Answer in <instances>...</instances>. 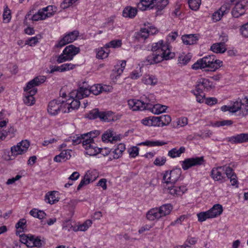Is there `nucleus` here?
Wrapping results in <instances>:
<instances>
[{
    "mask_svg": "<svg viewBox=\"0 0 248 248\" xmlns=\"http://www.w3.org/2000/svg\"><path fill=\"white\" fill-rule=\"evenodd\" d=\"M46 80V77L44 76H39L30 81L24 88V91L27 92L23 99L24 102L28 106H31L35 103L33 95L37 93L35 86H39L44 83Z\"/></svg>",
    "mask_w": 248,
    "mask_h": 248,
    "instance_id": "obj_1",
    "label": "nucleus"
},
{
    "mask_svg": "<svg viewBox=\"0 0 248 248\" xmlns=\"http://www.w3.org/2000/svg\"><path fill=\"white\" fill-rule=\"evenodd\" d=\"M222 62L219 60L216 59L214 55H209L198 60L194 63L192 68L197 70L207 68V71H215L222 65Z\"/></svg>",
    "mask_w": 248,
    "mask_h": 248,
    "instance_id": "obj_2",
    "label": "nucleus"
},
{
    "mask_svg": "<svg viewBox=\"0 0 248 248\" xmlns=\"http://www.w3.org/2000/svg\"><path fill=\"white\" fill-rule=\"evenodd\" d=\"M102 85L101 84H95L90 86L86 82H83L79 85V88L75 90L72 95H74L79 99H82L88 96L91 93L94 95H98L101 93Z\"/></svg>",
    "mask_w": 248,
    "mask_h": 248,
    "instance_id": "obj_3",
    "label": "nucleus"
},
{
    "mask_svg": "<svg viewBox=\"0 0 248 248\" xmlns=\"http://www.w3.org/2000/svg\"><path fill=\"white\" fill-rule=\"evenodd\" d=\"M79 51L80 49L78 47L70 45L66 46L62 53L58 56L57 62L58 63H61L66 61H71Z\"/></svg>",
    "mask_w": 248,
    "mask_h": 248,
    "instance_id": "obj_4",
    "label": "nucleus"
},
{
    "mask_svg": "<svg viewBox=\"0 0 248 248\" xmlns=\"http://www.w3.org/2000/svg\"><path fill=\"white\" fill-rule=\"evenodd\" d=\"M164 53H165V52L162 53L152 52L147 56L144 62L146 65L154 64L161 62L164 60H168L175 57L174 53H168L166 55H164Z\"/></svg>",
    "mask_w": 248,
    "mask_h": 248,
    "instance_id": "obj_5",
    "label": "nucleus"
},
{
    "mask_svg": "<svg viewBox=\"0 0 248 248\" xmlns=\"http://www.w3.org/2000/svg\"><path fill=\"white\" fill-rule=\"evenodd\" d=\"M61 111L66 113L67 110L64 108V101L60 98L50 101L47 107L48 113L53 116L58 114Z\"/></svg>",
    "mask_w": 248,
    "mask_h": 248,
    "instance_id": "obj_6",
    "label": "nucleus"
},
{
    "mask_svg": "<svg viewBox=\"0 0 248 248\" xmlns=\"http://www.w3.org/2000/svg\"><path fill=\"white\" fill-rule=\"evenodd\" d=\"M205 163L203 156H196L185 159L182 163V168L184 170L192 167H199Z\"/></svg>",
    "mask_w": 248,
    "mask_h": 248,
    "instance_id": "obj_7",
    "label": "nucleus"
},
{
    "mask_svg": "<svg viewBox=\"0 0 248 248\" xmlns=\"http://www.w3.org/2000/svg\"><path fill=\"white\" fill-rule=\"evenodd\" d=\"M181 173V169L167 171L164 173L163 180L167 185L174 184L180 178Z\"/></svg>",
    "mask_w": 248,
    "mask_h": 248,
    "instance_id": "obj_8",
    "label": "nucleus"
},
{
    "mask_svg": "<svg viewBox=\"0 0 248 248\" xmlns=\"http://www.w3.org/2000/svg\"><path fill=\"white\" fill-rule=\"evenodd\" d=\"M30 143L28 140H22L16 145L11 148L12 155L14 156L22 155L26 153L30 146Z\"/></svg>",
    "mask_w": 248,
    "mask_h": 248,
    "instance_id": "obj_9",
    "label": "nucleus"
},
{
    "mask_svg": "<svg viewBox=\"0 0 248 248\" xmlns=\"http://www.w3.org/2000/svg\"><path fill=\"white\" fill-rule=\"evenodd\" d=\"M187 189L186 186H176L173 184L168 185L164 186V191L166 193H169L174 196H179L183 195Z\"/></svg>",
    "mask_w": 248,
    "mask_h": 248,
    "instance_id": "obj_10",
    "label": "nucleus"
},
{
    "mask_svg": "<svg viewBox=\"0 0 248 248\" xmlns=\"http://www.w3.org/2000/svg\"><path fill=\"white\" fill-rule=\"evenodd\" d=\"M248 6V1L246 0H241L236 2L234 7L232 11V16L235 18H238L244 15Z\"/></svg>",
    "mask_w": 248,
    "mask_h": 248,
    "instance_id": "obj_11",
    "label": "nucleus"
},
{
    "mask_svg": "<svg viewBox=\"0 0 248 248\" xmlns=\"http://www.w3.org/2000/svg\"><path fill=\"white\" fill-rule=\"evenodd\" d=\"M79 32L78 31H74L66 34L55 45V47L57 48L62 47L65 45L72 43L77 38Z\"/></svg>",
    "mask_w": 248,
    "mask_h": 248,
    "instance_id": "obj_12",
    "label": "nucleus"
},
{
    "mask_svg": "<svg viewBox=\"0 0 248 248\" xmlns=\"http://www.w3.org/2000/svg\"><path fill=\"white\" fill-rule=\"evenodd\" d=\"M213 88L212 82L208 79L201 78L199 79L196 86V91L199 93L210 91Z\"/></svg>",
    "mask_w": 248,
    "mask_h": 248,
    "instance_id": "obj_13",
    "label": "nucleus"
},
{
    "mask_svg": "<svg viewBox=\"0 0 248 248\" xmlns=\"http://www.w3.org/2000/svg\"><path fill=\"white\" fill-rule=\"evenodd\" d=\"M82 146L86 150V154L90 156L96 155L99 154L100 150L94 141L90 140H83Z\"/></svg>",
    "mask_w": 248,
    "mask_h": 248,
    "instance_id": "obj_14",
    "label": "nucleus"
},
{
    "mask_svg": "<svg viewBox=\"0 0 248 248\" xmlns=\"http://www.w3.org/2000/svg\"><path fill=\"white\" fill-rule=\"evenodd\" d=\"M74 91L70 93L71 99H68V102H64V108L65 109H66L67 112L68 113L72 111L73 110L78 109L80 105V102L79 101L80 99L78 98L75 95L73 97L72 93Z\"/></svg>",
    "mask_w": 248,
    "mask_h": 248,
    "instance_id": "obj_15",
    "label": "nucleus"
},
{
    "mask_svg": "<svg viewBox=\"0 0 248 248\" xmlns=\"http://www.w3.org/2000/svg\"><path fill=\"white\" fill-rule=\"evenodd\" d=\"M163 41H160L157 43H153L152 46L151 51L152 52H157V53H162L165 52L164 55L168 53H172L168 45L163 44Z\"/></svg>",
    "mask_w": 248,
    "mask_h": 248,
    "instance_id": "obj_16",
    "label": "nucleus"
},
{
    "mask_svg": "<svg viewBox=\"0 0 248 248\" xmlns=\"http://www.w3.org/2000/svg\"><path fill=\"white\" fill-rule=\"evenodd\" d=\"M141 99L143 103V105L145 106V110H147L150 111L152 107L156 103V99L154 94H149L147 95H143L141 97Z\"/></svg>",
    "mask_w": 248,
    "mask_h": 248,
    "instance_id": "obj_17",
    "label": "nucleus"
},
{
    "mask_svg": "<svg viewBox=\"0 0 248 248\" xmlns=\"http://www.w3.org/2000/svg\"><path fill=\"white\" fill-rule=\"evenodd\" d=\"M224 167H218L213 168L211 171V176L215 180L217 181H221L225 178L223 173Z\"/></svg>",
    "mask_w": 248,
    "mask_h": 248,
    "instance_id": "obj_18",
    "label": "nucleus"
},
{
    "mask_svg": "<svg viewBox=\"0 0 248 248\" xmlns=\"http://www.w3.org/2000/svg\"><path fill=\"white\" fill-rule=\"evenodd\" d=\"M128 105L130 109L133 111L144 110L145 106L143 105L142 99L140 100L130 99L128 101Z\"/></svg>",
    "mask_w": 248,
    "mask_h": 248,
    "instance_id": "obj_19",
    "label": "nucleus"
},
{
    "mask_svg": "<svg viewBox=\"0 0 248 248\" xmlns=\"http://www.w3.org/2000/svg\"><path fill=\"white\" fill-rule=\"evenodd\" d=\"M228 141L232 144L248 142V133H241L228 138Z\"/></svg>",
    "mask_w": 248,
    "mask_h": 248,
    "instance_id": "obj_20",
    "label": "nucleus"
},
{
    "mask_svg": "<svg viewBox=\"0 0 248 248\" xmlns=\"http://www.w3.org/2000/svg\"><path fill=\"white\" fill-rule=\"evenodd\" d=\"M101 121L107 122H114L120 119L121 115L115 114L111 111H102Z\"/></svg>",
    "mask_w": 248,
    "mask_h": 248,
    "instance_id": "obj_21",
    "label": "nucleus"
},
{
    "mask_svg": "<svg viewBox=\"0 0 248 248\" xmlns=\"http://www.w3.org/2000/svg\"><path fill=\"white\" fill-rule=\"evenodd\" d=\"M223 171L227 178L230 179L232 185L235 186L237 183V177L233 169L230 167L223 166Z\"/></svg>",
    "mask_w": 248,
    "mask_h": 248,
    "instance_id": "obj_22",
    "label": "nucleus"
},
{
    "mask_svg": "<svg viewBox=\"0 0 248 248\" xmlns=\"http://www.w3.org/2000/svg\"><path fill=\"white\" fill-rule=\"evenodd\" d=\"M199 39L198 36L196 34H187L183 35L182 40L184 44L186 45H193L197 43Z\"/></svg>",
    "mask_w": 248,
    "mask_h": 248,
    "instance_id": "obj_23",
    "label": "nucleus"
},
{
    "mask_svg": "<svg viewBox=\"0 0 248 248\" xmlns=\"http://www.w3.org/2000/svg\"><path fill=\"white\" fill-rule=\"evenodd\" d=\"M146 217L148 220L153 221L155 219H159L162 217L158 208L156 207L150 209L147 213Z\"/></svg>",
    "mask_w": 248,
    "mask_h": 248,
    "instance_id": "obj_24",
    "label": "nucleus"
},
{
    "mask_svg": "<svg viewBox=\"0 0 248 248\" xmlns=\"http://www.w3.org/2000/svg\"><path fill=\"white\" fill-rule=\"evenodd\" d=\"M223 212V208L219 204H215L210 209L208 210L210 215V217H216L220 215Z\"/></svg>",
    "mask_w": 248,
    "mask_h": 248,
    "instance_id": "obj_25",
    "label": "nucleus"
},
{
    "mask_svg": "<svg viewBox=\"0 0 248 248\" xmlns=\"http://www.w3.org/2000/svg\"><path fill=\"white\" fill-rule=\"evenodd\" d=\"M137 14V9L131 6L126 7L123 10V16L125 17L134 18Z\"/></svg>",
    "mask_w": 248,
    "mask_h": 248,
    "instance_id": "obj_26",
    "label": "nucleus"
},
{
    "mask_svg": "<svg viewBox=\"0 0 248 248\" xmlns=\"http://www.w3.org/2000/svg\"><path fill=\"white\" fill-rule=\"evenodd\" d=\"M161 217L169 215L173 209L170 203L164 204L158 208Z\"/></svg>",
    "mask_w": 248,
    "mask_h": 248,
    "instance_id": "obj_27",
    "label": "nucleus"
},
{
    "mask_svg": "<svg viewBox=\"0 0 248 248\" xmlns=\"http://www.w3.org/2000/svg\"><path fill=\"white\" fill-rule=\"evenodd\" d=\"M71 157L70 151L65 150L62 151L59 155L55 156L54 161L57 162H60L62 160L65 161Z\"/></svg>",
    "mask_w": 248,
    "mask_h": 248,
    "instance_id": "obj_28",
    "label": "nucleus"
},
{
    "mask_svg": "<svg viewBox=\"0 0 248 248\" xmlns=\"http://www.w3.org/2000/svg\"><path fill=\"white\" fill-rule=\"evenodd\" d=\"M149 32L146 28H141L140 31L135 32V38L139 41L145 40L148 37Z\"/></svg>",
    "mask_w": 248,
    "mask_h": 248,
    "instance_id": "obj_29",
    "label": "nucleus"
},
{
    "mask_svg": "<svg viewBox=\"0 0 248 248\" xmlns=\"http://www.w3.org/2000/svg\"><path fill=\"white\" fill-rule=\"evenodd\" d=\"M186 151V148L184 146H181L179 149L174 148L168 152V155L171 158H175L180 156L181 155L184 153Z\"/></svg>",
    "mask_w": 248,
    "mask_h": 248,
    "instance_id": "obj_30",
    "label": "nucleus"
},
{
    "mask_svg": "<svg viewBox=\"0 0 248 248\" xmlns=\"http://www.w3.org/2000/svg\"><path fill=\"white\" fill-rule=\"evenodd\" d=\"M56 192L55 191H51L46 193L45 197V202L50 204L58 202L59 200L56 197Z\"/></svg>",
    "mask_w": 248,
    "mask_h": 248,
    "instance_id": "obj_31",
    "label": "nucleus"
},
{
    "mask_svg": "<svg viewBox=\"0 0 248 248\" xmlns=\"http://www.w3.org/2000/svg\"><path fill=\"white\" fill-rule=\"evenodd\" d=\"M168 0H156L155 3V7L156 9V15H158L160 12L163 10L168 4Z\"/></svg>",
    "mask_w": 248,
    "mask_h": 248,
    "instance_id": "obj_32",
    "label": "nucleus"
},
{
    "mask_svg": "<svg viewBox=\"0 0 248 248\" xmlns=\"http://www.w3.org/2000/svg\"><path fill=\"white\" fill-rule=\"evenodd\" d=\"M211 50L216 53H223L226 50V46L219 43H215L211 46Z\"/></svg>",
    "mask_w": 248,
    "mask_h": 248,
    "instance_id": "obj_33",
    "label": "nucleus"
},
{
    "mask_svg": "<svg viewBox=\"0 0 248 248\" xmlns=\"http://www.w3.org/2000/svg\"><path fill=\"white\" fill-rule=\"evenodd\" d=\"M167 108L166 106L155 103L150 111L155 114H159L165 112Z\"/></svg>",
    "mask_w": 248,
    "mask_h": 248,
    "instance_id": "obj_34",
    "label": "nucleus"
},
{
    "mask_svg": "<svg viewBox=\"0 0 248 248\" xmlns=\"http://www.w3.org/2000/svg\"><path fill=\"white\" fill-rule=\"evenodd\" d=\"M225 7L223 6L213 14L212 17L215 22L218 21L221 19L225 12Z\"/></svg>",
    "mask_w": 248,
    "mask_h": 248,
    "instance_id": "obj_35",
    "label": "nucleus"
},
{
    "mask_svg": "<svg viewBox=\"0 0 248 248\" xmlns=\"http://www.w3.org/2000/svg\"><path fill=\"white\" fill-rule=\"evenodd\" d=\"M192 55L191 53H188L187 54L182 53L179 56L178 61L179 63L186 65L190 61Z\"/></svg>",
    "mask_w": 248,
    "mask_h": 248,
    "instance_id": "obj_36",
    "label": "nucleus"
},
{
    "mask_svg": "<svg viewBox=\"0 0 248 248\" xmlns=\"http://www.w3.org/2000/svg\"><path fill=\"white\" fill-rule=\"evenodd\" d=\"M102 113L98 108L93 109L88 113V118L92 120L99 118L101 120Z\"/></svg>",
    "mask_w": 248,
    "mask_h": 248,
    "instance_id": "obj_37",
    "label": "nucleus"
},
{
    "mask_svg": "<svg viewBox=\"0 0 248 248\" xmlns=\"http://www.w3.org/2000/svg\"><path fill=\"white\" fill-rule=\"evenodd\" d=\"M166 142L163 141H150L146 140L140 143L139 145H143L148 146H160L166 144Z\"/></svg>",
    "mask_w": 248,
    "mask_h": 248,
    "instance_id": "obj_38",
    "label": "nucleus"
},
{
    "mask_svg": "<svg viewBox=\"0 0 248 248\" xmlns=\"http://www.w3.org/2000/svg\"><path fill=\"white\" fill-rule=\"evenodd\" d=\"M202 0H188L189 8L193 11H197L201 4Z\"/></svg>",
    "mask_w": 248,
    "mask_h": 248,
    "instance_id": "obj_39",
    "label": "nucleus"
},
{
    "mask_svg": "<svg viewBox=\"0 0 248 248\" xmlns=\"http://www.w3.org/2000/svg\"><path fill=\"white\" fill-rule=\"evenodd\" d=\"M100 133V132L99 130H94L83 134V137L85 138L84 140H90L91 141H94L93 139L98 136Z\"/></svg>",
    "mask_w": 248,
    "mask_h": 248,
    "instance_id": "obj_40",
    "label": "nucleus"
},
{
    "mask_svg": "<svg viewBox=\"0 0 248 248\" xmlns=\"http://www.w3.org/2000/svg\"><path fill=\"white\" fill-rule=\"evenodd\" d=\"M144 83L147 85H155L157 82V79L153 75H148L143 80Z\"/></svg>",
    "mask_w": 248,
    "mask_h": 248,
    "instance_id": "obj_41",
    "label": "nucleus"
},
{
    "mask_svg": "<svg viewBox=\"0 0 248 248\" xmlns=\"http://www.w3.org/2000/svg\"><path fill=\"white\" fill-rule=\"evenodd\" d=\"M11 19V10L9 9L7 5H6L4 8L3 13V19L4 22L8 23Z\"/></svg>",
    "mask_w": 248,
    "mask_h": 248,
    "instance_id": "obj_42",
    "label": "nucleus"
},
{
    "mask_svg": "<svg viewBox=\"0 0 248 248\" xmlns=\"http://www.w3.org/2000/svg\"><path fill=\"white\" fill-rule=\"evenodd\" d=\"M122 45V41L120 40H114L110 41L109 43L105 45L106 49H108L110 47L116 48L121 46Z\"/></svg>",
    "mask_w": 248,
    "mask_h": 248,
    "instance_id": "obj_43",
    "label": "nucleus"
},
{
    "mask_svg": "<svg viewBox=\"0 0 248 248\" xmlns=\"http://www.w3.org/2000/svg\"><path fill=\"white\" fill-rule=\"evenodd\" d=\"M198 221L200 222H203L208 218H212L210 217V215L208 210L206 212H202L197 214Z\"/></svg>",
    "mask_w": 248,
    "mask_h": 248,
    "instance_id": "obj_44",
    "label": "nucleus"
},
{
    "mask_svg": "<svg viewBox=\"0 0 248 248\" xmlns=\"http://www.w3.org/2000/svg\"><path fill=\"white\" fill-rule=\"evenodd\" d=\"M242 105L243 104L242 103L241 100L238 99L233 103L232 106H231V112L235 113L240 110Z\"/></svg>",
    "mask_w": 248,
    "mask_h": 248,
    "instance_id": "obj_45",
    "label": "nucleus"
},
{
    "mask_svg": "<svg viewBox=\"0 0 248 248\" xmlns=\"http://www.w3.org/2000/svg\"><path fill=\"white\" fill-rule=\"evenodd\" d=\"M104 48H105V47L104 48H101L98 51L96 54L97 58L103 59L108 56L109 51L108 50V49L105 50Z\"/></svg>",
    "mask_w": 248,
    "mask_h": 248,
    "instance_id": "obj_46",
    "label": "nucleus"
},
{
    "mask_svg": "<svg viewBox=\"0 0 248 248\" xmlns=\"http://www.w3.org/2000/svg\"><path fill=\"white\" fill-rule=\"evenodd\" d=\"M161 126L168 125L171 122V117L169 115L160 116Z\"/></svg>",
    "mask_w": 248,
    "mask_h": 248,
    "instance_id": "obj_47",
    "label": "nucleus"
},
{
    "mask_svg": "<svg viewBox=\"0 0 248 248\" xmlns=\"http://www.w3.org/2000/svg\"><path fill=\"white\" fill-rule=\"evenodd\" d=\"M91 179L88 175H85L83 179H82L77 187V190H79L84 186H86L90 183Z\"/></svg>",
    "mask_w": 248,
    "mask_h": 248,
    "instance_id": "obj_48",
    "label": "nucleus"
},
{
    "mask_svg": "<svg viewBox=\"0 0 248 248\" xmlns=\"http://www.w3.org/2000/svg\"><path fill=\"white\" fill-rule=\"evenodd\" d=\"M85 138L83 137V134L80 135H76V137H74L72 139V144L74 145H78L80 143H82L83 140H85Z\"/></svg>",
    "mask_w": 248,
    "mask_h": 248,
    "instance_id": "obj_49",
    "label": "nucleus"
},
{
    "mask_svg": "<svg viewBox=\"0 0 248 248\" xmlns=\"http://www.w3.org/2000/svg\"><path fill=\"white\" fill-rule=\"evenodd\" d=\"M47 16V15L43 16L41 14V12L38 10L36 13L32 16L31 20L35 21H38L39 20H44L46 19Z\"/></svg>",
    "mask_w": 248,
    "mask_h": 248,
    "instance_id": "obj_50",
    "label": "nucleus"
},
{
    "mask_svg": "<svg viewBox=\"0 0 248 248\" xmlns=\"http://www.w3.org/2000/svg\"><path fill=\"white\" fill-rule=\"evenodd\" d=\"M113 132L111 131H107L102 136V139L103 141H109L111 142V139H112Z\"/></svg>",
    "mask_w": 248,
    "mask_h": 248,
    "instance_id": "obj_51",
    "label": "nucleus"
},
{
    "mask_svg": "<svg viewBox=\"0 0 248 248\" xmlns=\"http://www.w3.org/2000/svg\"><path fill=\"white\" fill-rule=\"evenodd\" d=\"M76 2V0H64L61 4V7L63 9H65L69 7Z\"/></svg>",
    "mask_w": 248,
    "mask_h": 248,
    "instance_id": "obj_52",
    "label": "nucleus"
},
{
    "mask_svg": "<svg viewBox=\"0 0 248 248\" xmlns=\"http://www.w3.org/2000/svg\"><path fill=\"white\" fill-rule=\"evenodd\" d=\"M151 125L155 126H161L160 116H152L151 117Z\"/></svg>",
    "mask_w": 248,
    "mask_h": 248,
    "instance_id": "obj_53",
    "label": "nucleus"
},
{
    "mask_svg": "<svg viewBox=\"0 0 248 248\" xmlns=\"http://www.w3.org/2000/svg\"><path fill=\"white\" fill-rule=\"evenodd\" d=\"M75 66L76 65L71 63L63 64L60 66V67H61V72L72 70L75 67Z\"/></svg>",
    "mask_w": 248,
    "mask_h": 248,
    "instance_id": "obj_54",
    "label": "nucleus"
},
{
    "mask_svg": "<svg viewBox=\"0 0 248 248\" xmlns=\"http://www.w3.org/2000/svg\"><path fill=\"white\" fill-rule=\"evenodd\" d=\"M139 148L137 146H133L128 149L129 155L132 157H135L139 155Z\"/></svg>",
    "mask_w": 248,
    "mask_h": 248,
    "instance_id": "obj_55",
    "label": "nucleus"
},
{
    "mask_svg": "<svg viewBox=\"0 0 248 248\" xmlns=\"http://www.w3.org/2000/svg\"><path fill=\"white\" fill-rule=\"evenodd\" d=\"M113 22H114V18L113 16H111L108 18L107 22L104 23L103 27H107L109 26V29L112 30L113 28Z\"/></svg>",
    "mask_w": 248,
    "mask_h": 248,
    "instance_id": "obj_56",
    "label": "nucleus"
},
{
    "mask_svg": "<svg viewBox=\"0 0 248 248\" xmlns=\"http://www.w3.org/2000/svg\"><path fill=\"white\" fill-rule=\"evenodd\" d=\"M166 161V159L165 157H157L155 161L154 164L156 166H161L163 165Z\"/></svg>",
    "mask_w": 248,
    "mask_h": 248,
    "instance_id": "obj_57",
    "label": "nucleus"
},
{
    "mask_svg": "<svg viewBox=\"0 0 248 248\" xmlns=\"http://www.w3.org/2000/svg\"><path fill=\"white\" fill-rule=\"evenodd\" d=\"M38 38L36 37H32L29 38L26 41L25 44L28 45L30 46H32L36 45L38 42Z\"/></svg>",
    "mask_w": 248,
    "mask_h": 248,
    "instance_id": "obj_58",
    "label": "nucleus"
},
{
    "mask_svg": "<svg viewBox=\"0 0 248 248\" xmlns=\"http://www.w3.org/2000/svg\"><path fill=\"white\" fill-rule=\"evenodd\" d=\"M240 30L243 36L248 37V22L243 25Z\"/></svg>",
    "mask_w": 248,
    "mask_h": 248,
    "instance_id": "obj_59",
    "label": "nucleus"
},
{
    "mask_svg": "<svg viewBox=\"0 0 248 248\" xmlns=\"http://www.w3.org/2000/svg\"><path fill=\"white\" fill-rule=\"evenodd\" d=\"M217 103V99L215 97H209L205 99V103L208 105L212 106Z\"/></svg>",
    "mask_w": 248,
    "mask_h": 248,
    "instance_id": "obj_60",
    "label": "nucleus"
},
{
    "mask_svg": "<svg viewBox=\"0 0 248 248\" xmlns=\"http://www.w3.org/2000/svg\"><path fill=\"white\" fill-rule=\"evenodd\" d=\"M49 8L50 7H49V6H48L46 7L40 9L39 11L41 12V14L43 16L47 15L48 16H47V17H48L52 16V13L49 12Z\"/></svg>",
    "mask_w": 248,
    "mask_h": 248,
    "instance_id": "obj_61",
    "label": "nucleus"
},
{
    "mask_svg": "<svg viewBox=\"0 0 248 248\" xmlns=\"http://www.w3.org/2000/svg\"><path fill=\"white\" fill-rule=\"evenodd\" d=\"M26 223V219L23 218L20 219L16 225V227L17 230L22 229L23 230V227Z\"/></svg>",
    "mask_w": 248,
    "mask_h": 248,
    "instance_id": "obj_62",
    "label": "nucleus"
},
{
    "mask_svg": "<svg viewBox=\"0 0 248 248\" xmlns=\"http://www.w3.org/2000/svg\"><path fill=\"white\" fill-rule=\"evenodd\" d=\"M112 154H113L112 158L111 157H109V159L112 160V159H118L120 156H121L122 153L120 152L119 150H117V148H116L112 152Z\"/></svg>",
    "mask_w": 248,
    "mask_h": 248,
    "instance_id": "obj_63",
    "label": "nucleus"
},
{
    "mask_svg": "<svg viewBox=\"0 0 248 248\" xmlns=\"http://www.w3.org/2000/svg\"><path fill=\"white\" fill-rule=\"evenodd\" d=\"M187 124V119L186 117H183L179 118L177 121L178 125L182 127Z\"/></svg>",
    "mask_w": 248,
    "mask_h": 248,
    "instance_id": "obj_64",
    "label": "nucleus"
}]
</instances>
